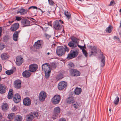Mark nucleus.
<instances>
[{
  "instance_id": "f257e3e1",
  "label": "nucleus",
  "mask_w": 121,
  "mask_h": 121,
  "mask_svg": "<svg viewBox=\"0 0 121 121\" xmlns=\"http://www.w3.org/2000/svg\"><path fill=\"white\" fill-rule=\"evenodd\" d=\"M61 100V97L60 95H56L53 97L51 100V101L54 105L58 104Z\"/></svg>"
},
{
  "instance_id": "f03ea898",
  "label": "nucleus",
  "mask_w": 121,
  "mask_h": 121,
  "mask_svg": "<svg viewBox=\"0 0 121 121\" xmlns=\"http://www.w3.org/2000/svg\"><path fill=\"white\" fill-rule=\"evenodd\" d=\"M56 54L59 56H61L65 53V48L62 46L57 47L56 51Z\"/></svg>"
},
{
  "instance_id": "7ed1b4c3",
  "label": "nucleus",
  "mask_w": 121,
  "mask_h": 121,
  "mask_svg": "<svg viewBox=\"0 0 121 121\" xmlns=\"http://www.w3.org/2000/svg\"><path fill=\"white\" fill-rule=\"evenodd\" d=\"M60 111V109L59 107H57L54 108L53 110V114L52 118L54 120L56 119L59 115Z\"/></svg>"
},
{
  "instance_id": "20e7f679",
  "label": "nucleus",
  "mask_w": 121,
  "mask_h": 121,
  "mask_svg": "<svg viewBox=\"0 0 121 121\" xmlns=\"http://www.w3.org/2000/svg\"><path fill=\"white\" fill-rule=\"evenodd\" d=\"M69 72L72 76L73 77H77L79 76L80 73L78 70L74 69H71Z\"/></svg>"
},
{
  "instance_id": "39448f33",
  "label": "nucleus",
  "mask_w": 121,
  "mask_h": 121,
  "mask_svg": "<svg viewBox=\"0 0 121 121\" xmlns=\"http://www.w3.org/2000/svg\"><path fill=\"white\" fill-rule=\"evenodd\" d=\"M43 40H38L35 43L34 47L35 48L39 49L42 48V46L43 45Z\"/></svg>"
},
{
  "instance_id": "423d86ee",
  "label": "nucleus",
  "mask_w": 121,
  "mask_h": 121,
  "mask_svg": "<svg viewBox=\"0 0 121 121\" xmlns=\"http://www.w3.org/2000/svg\"><path fill=\"white\" fill-rule=\"evenodd\" d=\"M78 54V52L76 51H73L71 50L70 53L68 55L67 58L69 59H72L73 58L76 57Z\"/></svg>"
},
{
  "instance_id": "0eeeda50",
  "label": "nucleus",
  "mask_w": 121,
  "mask_h": 121,
  "mask_svg": "<svg viewBox=\"0 0 121 121\" xmlns=\"http://www.w3.org/2000/svg\"><path fill=\"white\" fill-rule=\"evenodd\" d=\"M47 95L46 93L44 91H42L40 92L39 95V98L41 101H44L46 98Z\"/></svg>"
},
{
  "instance_id": "6e6552de",
  "label": "nucleus",
  "mask_w": 121,
  "mask_h": 121,
  "mask_svg": "<svg viewBox=\"0 0 121 121\" xmlns=\"http://www.w3.org/2000/svg\"><path fill=\"white\" fill-rule=\"evenodd\" d=\"M62 26L59 23L58 20H56L54 22L53 27L55 29L57 30H60L62 27Z\"/></svg>"
},
{
  "instance_id": "1a4fd4ad",
  "label": "nucleus",
  "mask_w": 121,
  "mask_h": 121,
  "mask_svg": "<svg viewBox=\"0 0 121 121\" xmlns=\"http://www.w3.org/2000/svg\"><path fill=\"white\" fill-rule=\"evenodd\" d=\"M42 70L44 72L51 70V69L50 68V65L48 63L43 64L42 66Z\"/></svg>"
},
{
  "instance_id": "9d476101",
  "label": "nucleus",
  "mask_w": 121,
  "mask_h": 121,
  "mask_svg": "<svg viewBox=\"0 0 121 121\" xmlns=\"http://www.w3.org/2000/svg\"><path fill=\"white\" fill-rule=\"evenodd\" d=\"M67 85V83L64 81L60 82L58 84V89L61 90L65 87Z\"/></svg>"
},
{
  "instance_id": "9b49d317",
  "label": "nucleus",
  "mask_w": 121,
  "mask_h": 121,
  "mask_svg": "<svg viewBox=\"0 0 121 121\" xmlns=\"http://www.w3.org/2000/svg\"><path fill=\"white\" fill-rule=\"evenodd\" d=\"M21 100L20 95L18 94H15L13 98V100L14 102L17 103L20 101Z\"/></svg>"
},
{
  "instance_id": "f8f14e48",
  "label": "nucleus",
  "mask_w": 121,
  "mask_h": 121,
  "mask_svg": "<svg viewBox=\"0 0 121 121\" xmlns=\"http://www.w3.org/2000/svg\"><path fill=\"white\" fill-rule=\"evenodd\" d=\"M38 68V66L36 64H33L30 65L29 67L30 71L33 72L35 71Z\"/></svg>"
},
{
  "instance_id": "ddd939ff",
  "label": "nucleus",
  "mask_w": 121,
  "mask_h": 121,
  "mask_svg": "<svg viewBox=\"0 0 121 121\" xmlns=\"http://www.w3.org/2000/svg\"><path fill=\"white\" fill-rule=\"evenodd\" d=\"M23 104L26 106H29L31 104V100L29 98L26 97L24 98L23 100Z\"/></svg>"
},
{
  "instance_id": "4468645a",
  "label": "nucleus",
  "mask_w": 121,
  "mask_h": 121,
  "mask_svg": "<svg viewBox=\"0 0 121 121\" xmlns=\"http://www.w3.org/2000/svg\"><path fill=\"white\" fill-rule=\"evenodd\" d=\"M23 58L20 56H18L16 57V63L18 66L21 65L23 62Z\"/></svg>"
},
{
  "instance_id": "2eb2a0df",
  "label": "nucleus",
  "mask_w": 121,
  "mask_h": 121,
  "mask_svg": "<svg viewBox=\"0 0 121 121\" xmlns=\"http://www.w3.org/2000/svg\"><path fill=\"white\" fill-rule=\"evenodd\" d=\"M19 27V24L18 23H16L12 25L10 29L11 30L14 31L17 30Z\"/></svg>"
},
{
  "instance_id": "dca6fc26",
  "label": "nucleus",
  "mask_w": 121,
  "mask_h": 121,
  "mask_svg": "<svg viewBox=\"0 0 121 121\" xmlns=\"http://www.w3.org/2000/svg\"><path fill=\"white\" fill-rule=\"evenodd\" d=\"M21 82L20 80H18L15 81L14 82V86L17 89L20 88L21 87Z\"/></svg>"
},
{
  "instance_id": "f3484780",
  "label": "nucleus",
  "mask_w": 121,
  "mask_h": 121,
  "mask_svg": "<svg viewBox=\"0 0 121 121\" xmlns=\"http://www.w3.org/2000/svg\"><path fill=\"white\" fill-rule=\"evenodd\" d=\"M7 90L6 87L5 85L0 84V93L1 94L5 93Z\"/></svg>"
},
{
  "instance_id": "a211bd4d",
  "label": "nucleus",
  "mask_w": 121,
  "mask_h": 121,
  "mask_svg": "<svg viewBox=\"0 0 121 121\" xmlns=\"http://www.w3.org/2000/svg\"><path fill=\"white\" fill-rule=\"evenodd\" d=\"M66 101L68 104L72 103V105L73 103L75 102L73 97L72 96L69 97L67 98L66 100Z\"/></svg>"
},
{
  "instance_id": "6ab92c4d",
  "label": "nucleus",
  "mask_w": 121,
  "mask_h": 121,
  "mask_svg": "<svg viewBox=\"0 0 121 121\" xmlns=\"http://www.w3.org/2000/svg\"><path fill=\"white\" fill-rule=\"evenodd\" d=\"M31 75L30 71L29 70H26L23 71L22 73V76L24 77L28 78Z\"/></svg>"
},
{
  "instance_id": "aec40b11",
  "label": "nucleus",
  "mask_w": 121,
  "mask_h": 121,
  "mask_svg": "<svg viewBox=\"0 0 121 121\" xmlns=\"http://www.w3.org/2000/svg\"><path fill=\"white\" fill-rule=\"evenodd\" d=\"M28 10L27 9H20L19 10L17 11V14L20 13L21 15H23L25 13H26L28 12Z\"/></svg>"
},
{
  "instance_id": "412c9836",
  "label": "nucleus",
  "mask_w": 121,
  "mask_h": 121,
  "mask_svg": "<svg viewBox=\"0 0 121 121\" xmlns=\"http://www.w3.org/2000/svg\"><path fill=\"white\" fill-rule=\"evenodd\" d=\"M82 91V90L81 88H79L78 87L76 88L75 90L73 92L75 95H78L80 94Z\"/></svg>"
},
{
  "instance_id": "4be33fe9",
  "label": "nucleus",
  "mask_w": 121,
  "mask_h": 121,
  "mask_svg": "<svg viewBox=\"0 0 121 121\" xmlns=\"http://www.w3.org/2000/svg\"><path fill=\"white\" fill-rule=\"evenodd\" d=\"M22 23L24 26H28L30 24V21L27 20H22Z\"/></svg>"
},
{
  "instance_id": "5701e85b",
  "label": "nucleus",
  "mask_w": 121,
  "mask_h": 121,
  "mask_svg": "<svg viewBox=\"0 0 121 121\" xmlns=\"http://www.w3.org/2000/svg\"><path fill=\"white\" fill-rule=\"evenodd\" d=\"M102 57H101V66L103 67H104L105 64V57L103 56V54H101Z\"/></svg>"
},
{
  "instance_id": "b1692460",
  "label": "nucleus",
  "mask_w": 121,
  "mask_h": 121,
  "mask_svg": "<svg viewBox=\"0 0 121 121\" xmlns=\"http://www.w3.org/2000/svg\"><path fill=\"white\" fill-rule=\"evenodd\" d=\"M68 45L70 47L73 48H75L77 46L76 44L72 41H70L69 42Z\"/></svg>"
},
{
  "instance_id": "393cba45",
  "label": "nucleus",
  "mask_w": 121,
  "mask_h": 121,
  "mask_svg": "<svg viewBox=\"0 0 121 121\" xmlns=\"http://www.w3.org/2000/svg\"><path fill=\"white\" fill-rule=\"evenodd\" d=\"M34 118L33 115L32 114L28 115L26 116V121H32Z\"/></svg>"
},
{
  "instance_id": "a878e982",
  "label": "nucleus",
  "mask_w": 121,
  "mask_h": 121,
  "mask_svg": "<svg viewBox=\"0 0 121 121\" xmlns=\"http://www.w3.org/2000/svg\"><path fill=\"white\" fill-rule=\"evenodd\" d=\"M17 32H14L13 34V38L15 41H17V40L18 37V35L17 34Z\"/></svg>"
},
{
  "instance_id": "bb28decb",
  "label": "nucleus",
  "mask_w": 121,
  "mask_h": 121,
  "mask_svg": "<svg viewBox=\"0 0 121 121\" xmlns=\"http://www.w3.org/2000/svg\"><path fill=\"white\" fill-rule=\"evenodd\" d=\"M112 27L110 25L106 28L105 30L106 32L108 33H111L112 32Z\"/></svg>"
},
{
  "instance_id": "cd10ccee",
  "label": "nucleus",
  "mask_w": 121,
  "mask_h": 121,
  "mask_svg": "<svg viewBox=\"0 0 121 121\" xmlns=\"http://www.w3.org/2000/svg\"><path fill=\"white\" fill-rule=\"evenodd\" d=\"M22 118V117L21 116L17 115L15 117L14 121H21Z\"/></svg>"
},
{
  "instance_id": "c85d7f7f",
  "label": "nucleus",
  "mask_w": 121,
  "mask_h": 121,
  "mask_svg": "<svg viewBox=\"0 0 121 121\" xmlns=\"http://www.w3.org/2000/svg\"><path fill=\"white\" fill-rule=\"evenodd\" d=\"M15 116V114L13 113L9 114L8 116V118L10 120H11Z\"/></svg>"
},
{
  "instance_id": "c756f323",
  "label": "nucleus",
  "mask_w": 121,
  "mask_h": 121,
  "mask_svg": "<svg viewBox=\"0 0 121 121\" xmlns=\"http://www.w3.org/2000/svg\"><path fill=\"white\" fill-rule=\"evenodd\" d=\"M1 57L3 60H5L8 58L7 55L5 53L2 54L1 55Z\"/></svg>"
},
{
  "instance_id": "7c9ffc66",
  "label": "nucleus",
  "mask_w": 121,
  "mask_h": 121,
  "mask_svg": "<svg viewBox=\"0 0 121 121\" xmlns=\"http://www.w3.org/2000/svg\"><path fill=\"white\" fill-rule=\"evenodd\" d=\"M119 98L118 96H117L113 102L114 104L115 105H117L118 104L119 101Z\"/></svg>"
},
{
  "instance_id": "2f4dec72",
  "label": "nucleus",
  "mask_w": 121,
  "mask_h": 121,
  "mask_svg": "<svg viewBox=\"0 0 121 121\" xmlns=\"http://www.w3.org/2000/svg\"><path fill=\"white\" fill-rule=\"evenodd\" d=\"M3 110L5 111L8 109V107L7 104H4L2 107Z\"/></svg>"
},
{
  "instance_id": "473e14b6",
  "label": "nucleus",
  "mask_w": 121,
  "mask_h": 121,
  "mask_svg": "<svg viewBox=\"0 0 121 121\" xmlns=\"http://www.w3.org/2000/svg\"><path fill=\"white\" fill-rule=\"evenodd\" d=\"M70 38L72 40V41H73L76 44L77 43L78 39L76 37L74 36H72Z\"/></svg>"
},
{
  "instance_id": "72a5a7b5",
  "label": "nucleus",
  "mask_w": 121,
  "mask_h": 121,
  "mask_svg": "<svg viewBox=\"0 0 121 121\" xmlns=\"http://www.w3.org/2000/svg\"><path fill=\"white\" fill-rule=\"evenodd\" d=\"M51 71H48L45 72V77L47 78H48L50 75Z\"/></svg>"
},
{
  "instance_id": "f704fd0d",
  "label": "nucleus",
  "mask_w": 121,
  "mask_h": 121,
  "mask_svg": "<svg viewBox=\"0 0 121 121\" xmlns=\"http://www.w3.org/2000/svg\"><path fill=\"white\" fill-rule=\"evenodd\" d=\"M13 72V70H7L6 71L5 73L7 75H10L12 74Z\"/></svg>"
},
{
  "instance_id": "c9c22d12",
  "label": "nucleus",
  "mask_w": 121,
  "mask_h": 121,
  "mask_svg": "<svg viewBox=\"0 0 121 121\" xmlns=\"http://www.w3.org/2000/svg\"><path fill=\"white\" fill-rule=\"evenodd\" d=\"M50 67H51L52 69H54L56 68V66L55 63L54 62L50 64Z\"/></svg>"
},
{
  "instance_id": "e433bc0d",
  "label": "nucleus",
  "mask_w": 121,
  "mask_h": 121,
  "mask_svg": "<svg viewBox=\"0 0 121 121\" xmlns=\"http://www.w3.org/2000/svg\"><path fill=\"white\" fill-rule=\"evenodd\" d=\"M63 78V75L62 73H60L57 77L56 78L57 80H59L62 78Z\"/></svg>"
},
{
  "instance_id": "4c0bfd02",
  "label": "nucleus",
  "mask_w": 121,
  "mask_h": 121,
  "mask_svg": "<svg viewBox=\"0 0 121 121\" xmlns=\"http://www.w3.org/2000/svg\"><path fill=\"white\" fill-rule=\"evenodd\" d=\"M64 13L65 15L67 17L69 18H70L71 15L68 11H67L66 12L65 11Z\"/></svg>"
},
{
  "instance_id": "58836bf2",
  "label": "nucleus",
  "mask_w": 121,
  "mask_h": 121,
  "mask_svg": "<svg viewBox=\"0 0 121 121\" xmlns=\"http://www.w3.org/2000/svg\"><path fill=\"white\" fill-rule=\"evenodd\" d=\"M3 40L5 42H6L9 39V36L7 35H6L4 37Z\"/></svg>"
},
{
  "instance_id": "ea45409f",
  "label": "nucleus",
  "mask_w": 121,
  "mask_h": 121,
  "mask_svg": "<svg viewBox=\"0 0 121 121\" xmlns=\"http://www.w3.org/2000/svg\"><path fill=\"white\" fill-rule=\"evenodd\" d=\"M114 39L116 41H117L118 43H121V42L120 41V39L118 37L116 36H114Z\"/></svg>"
},
{
  "instance_id": "a19ab883",
  "label": "nucleus",
  "mask_w": 121,
  "mask_h": 121,
  "mask_svg": "<svg viewBox=\"0 0 121 121\" xmlns=\"http://www.w3.org/2000/svg\"><path fill=\"white\" fill-rule=\"evenodd\" d=\"M82 52L83 54L85 56L87 57V56L88 53L86 51L85 49L82 50Z\"/></svg>"
},
{
  "instance_id": "79ce46f5",
  "label": "nucleus",
  "mask_w": 121,
  "mask_h": 121,
  "mask_svg": "<svg viewBox=\"0 0 121 121\" xmlns=\"http://www.w3.org/2000/svg\"><path fill=\"white\" fill-rule=\"evenodd\" d=\"M69 67V68H73L74 67V65L72 62H70L68 64Z\"/></svg>"
},
{
  "instance_id": "37998d69",
  "label": "nucleus",
  "mask_w": 121,
  "mask_h": 121,
  "mask_svg": "<svg viewBox=\"0 0 121 121\" xmlns=\"http://www.w3.org/2000/svg\"><path fill=\"white\" fill-rule=\"evenodd\" d=\"M73 106L74 108L77 109L78 107L79 104L78 103L76 102L75 103L73 104Z\"/></svg>"
},
{
  "instance_id": "c03bdc74",
  "label": "nucleus",
  "mask_w": 121,
  "mask_h": 121,
  "mask_svg": "<svg viewBox=\"0 0 121 121\" xmlns=\"http://www.w3.org/2000/svg\"><path fill=\"white\" fill-rule=\"evenodd\" d=\"M91 54L89 55V56H91L92 55L95 56V55L97 53V51H95L94 52L91 51Z\"/></svg>"
},
{
  "instance_id": "a18cd8bd",
  "label": "nucleus",
  "mask_w": 121,
  "mask_h": 121,
  "mask_svg": "<svg viewBox=\"0 0 121 121\" xmlns=\"http://www.w3.org/2000/svg\"><path fill=\"white\" fill-rule=\"evenodd\" d=\"M5 45L3 43L0 44V50H1L3 49L4 48Z\"/></svg>"
},
{
  "instance_id": "49530a36",
  "label": "nucleus",
  "mask_w": 121,
  "mask_h": 121,
  "mask_svg": "<svg viewBox=\"0 0 121 121\" xmlns=\"http://www.w3.org/2000/svg\"><path fill=\"white\" fill-rule=\"evenodd\" d=\"M32 115H33L34 118L35 117H38L39 116V114L38 112H33Z\"/></svg>"
},
{
  "instance_id": "de8ad7c7",
  "label": "nucleus",
  "mask_w": 121,
  "mask_h": 121,
  "mask_svg": "<svg viewBox=\"0 0 121 121\" xmlns=\"http://www.w3.org/2000/svg\"><path fill=\"white\" fill-rule=\"evenodd\" d=\"M49 4L51 5L52 6L53 5L54 2L52 0H48Z\"/></svg>"
},
{
  "instance_id": "09e8293b",
  "label": "nucleus",
  "mask_w": 121,
  "mask_h": 121,
  "mask_svg": "<svg viewBox=\"0 0 121 121\" xmlns=\"http://www.w3.org/2000/svg\"><path fill=\"white\" fill-rule=\"evenodd\" d=\"M115 4V3L114 1L112 0V1L110 3V4L109 5V6L111 5H114Z\"/></svg>"
},
{
  "instance_id": "8fccbe9b",
  "label": "nucleus",
  "mask_w": 121,
  "mask_h": 121,
  "mask_svg": "<svg viewBox=\"0 0 121 121\" xmlns=\"http://www.w3.org/2000/svg\"><path fill=\"white\" fill-rule=\"evenodd\" d=\"M8 94L13 96V92L12 90H10Z\"/></svg>"
},
{
  "instance_id": "3c124183",
  "label": "nucleus",
  "mask_w": 121,
  "mask_h": 121,
  "mask_svg": "<svg viewBox=\"0 0 121 121\" xmlns=\"http://www.w3.org/2000/svg\"><path fill=\"white\" fill-rule=\"evenodd\" d=\"M37 9V8L36 6H31L30 7L28 8L29 9Z\"/></svg>"
},
{
  "instance_id": "603ef678",
  "label": "nucleus",
  "mask_w": 121,
  "mask_h": 121,
  "mask_svg": "<svg viewBox=\"0 0 121 121\" xmlns=\"http://www.w3.org/2000/svg\"><path fill=\"white\" fill-rule=\"evenodd\" d=\"M15 17L16 18V20L17 21H19L22 19L21 17L18 16H16Z\"/></svg>"
},
{
  "instance_id": "864d4df0",
  "label": "nucleus",
  "mask_w": 121,
  "mask_h": 121,
  "mask_svg": "<svg viewBox=\"0 0 121 121\" xmlns=\"http://www.w3.org/2000/svg\"><path fill=\"white\" fill-rule=\"evenodd\" d=\"M13 96L8 94L7 98L9 99H11Z\"/></svg>"
},
{
  "instance_id": "5fc2aeb1",
  "label": "nucleus",
  "mask_w": 121,
  "mask_h": 121,
  "mask_svg": "<svg viewBox=\"0 0 121 121\" xmlns=\"http://www.w3.org/2000/svg\"><path fill=\"white\" fill-rule=\"evenodd\" d=\"M65 52L66 51L68 52L69 51V48L67 46H65Z\"/></svg>"
},
{
  "instance_id": "6e6d98bb",
  "label": "nucleus",
  "mask_w": 121,
  "mask_h": 121,
  "mask_svg": "<svg viewBox=\"0 0 121 121\" xmlns=\"http://www.w3.org/2000/svg\"><path fill=\"white\" fill-rule=\"evenodd\" d=\"M59 121H66L65 118H62L59 119Z\"/></svg>"
},
{
  "instance_id": "4d7b16f0",
  "label": "nucleus",
  "mask_w": 121,
  "mask_h": 121,
  "mask_svg": "<svg viewBox=\"0 0 121 121\" xmlns=\"http://www.w3.org/2000/svg\"><path fill=\"white\" fill-rule=\"evenodd\" d=\"M89 48H90L91 50H93V48H95L94 49V50H95L96 49V47H95V46H94L93 47H92L91 46H89Z\"/></svg>"
},
{
  "instance_id": "13d9d810",
  "label": "nucleus",
  "mask_w": 121,
  "mask_h": 121,
  "mask_svg": "<svg viewBox=\"0 0 121 121\" xmlns=\"http://www.w3.org/2000/svg\"><path fill=\"white\" fill-rule=\"evenodd\" d=\"M46 36L47 39H48L49 38L51 37V36L50 35H48L47 34H46L45 35Z\"/></svg>"
},
{
  "instance_id": "bf43d9fd",
  "label": "nucleus",
  "mask_w": 121,
  "mask_h": 121,
  "mask_svg": "<svg viewBox=\"0 0 121 121\" xmlns=\"http://www.w3.org/2000/svg\"><path fill=\"white\" fill-rule=\"evenodd\" d=\"M78 47L79 48L81 49H82V50L84 49H83V47H82V46H81L80 45H78Z\"/></svg>"
},
{
  "instance_id": "052dcab7",
  "label": "nucleus",
  "mask_w": 121,
  "mask_h": 121,
  "mask_svg": "<svg viewBox=\"0 0 121 121\" xmlns=\"http://www.w3.org/2000/svg\"><path fill=\"white\" fill-rule=\"evenodd\" d=\"M2 31V28L1 27H0V36L1 35Z\"/></svg>"
},
{
  "instance_id": "680f3d73",
  "label": "nucleus",
  "mask_w": 121,
  "mask_h": 121,
  "mask_svg": "<svg viewBox=\"0 0 121 121\" xmlns=\"http://www.w3.org/2000/svg\"><path fill=\"white\" fill-rule=\"evenodd\" d=\"M12 109L13 111H15L16 110V107H14Z\"/></svg>"
},
{
  "instance_id": "e2e57ef3",
  "label": "nucleus",
  "mask_w": 121,
  "mask_h": 121,
  "mask_svg": "<svg viewBox=\"0 0 121 121\" xmlns=\"http://www.w3.org/2000/svg\"><path fill=\"white\" fill-rule=\"evenodd\" d=\"M2 70V67L1 65V64H0V72Z\"/></svg>"
},
{
  "instance_id": "0e129e2a",
  "label": "nucleus",
  "mask_w": 121,
  "mask_h": 121,
  "mask_svg": "<svg viewBox=\"0 0 121 121\" xmlns=\"http://www.w3.org/2000/svg\"><path fill=\"white\" fill-rule=\"evenodd\" d=\"M2 114L0 112V119H1L2 118Z\"/></svg>"
},
{
  "instance_id": "69168bd1",
  "label": "nucleus",
  "mask_w": 121,
  "mask_h": 121,
  "mask_svg": "<svg viewBox=\"0 0 121 121\" xmlns=\"http://www.w3.org/2000/svg\"><path fill=\"white\" fill-rule=\"evenodd\" d=\"M13 22V21H9V23L10 25L11 23H12Z\"/></svg>"
},
{
  "instance_id": "338daca9",
  "label": "nucleus",
  "mask_w": 121,
  "mask_h": 121,
  "mask_svg": "<svg viewBox=\"0 0 121 121\" xmlns=\"http://www.w3.org/2000/svg\"><path fill=\"white\" fill-rule=\"evenodd\" d=\"M82 47H83V49H85L86 48L85 44L83 46H82Z\"/></svg>"
},
{
  "instance_id": "774afa93",
  "label": "nucleus",
  "mask_w": 121,
  "mask_h": 121,
  "mask_svg": "<svg viewBox=\"0 0 121 121\" xmlns=\"http://www.w3.org/2000/svg\"><path fill=\"white\" fill-rule=\"evenodd\" d=\"M20 30H19L18 31H16L15 32H17V33H18L17 34L18 35V34L20 33Z\"/></svg>"
}]
</instances>
